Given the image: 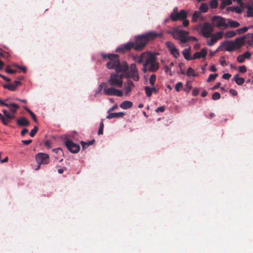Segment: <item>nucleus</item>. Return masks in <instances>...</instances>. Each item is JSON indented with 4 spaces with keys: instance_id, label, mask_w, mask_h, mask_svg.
Returning a JSON list of instances; mask_svg holds the SVG:
<instances>
[{
    "instance_id": "63",
    "label": "nucleus",
    "mask_w": 253,
    "mask_h": 253,
    "mask_svg": "<svg viewBox=\"0 0 253 253\" xmlns=\"http://www.w3.org/2000/svg\"><path fill=\"white\" fill-rule=\"evenodd\" d=\"M221 84L220 83H217L215 85H214L212 88H211V89L212 90H215V89H217L219 87L220 85Z\"/></svg>"
},
{
    "instance_id": "39",
    "label": "nucleus",
    "mask_w": 253,
    "mask_h": 253,
    "mask_svg": "<svg viewBox=\"0 0 253 253\" xmlns=\"http://www.w3.org/2000/svg\"><path fill=\"white\" fill-rule=\"evenodd\" d=\"M247 16L248 17L253 16V7L251 6H249L247 7Z\"/></svg>"
},
{
    "instance_id": "50",
    "label": "nucleus",
    "mask_w": 253,
    "mask_h": 253,
    "mask_svg": "<svg viewBox=\"0 0 253 253\" xmlns=\"http://www.w3.org/2000/svg\"><path fill=\"white\" fill-rule=\"evenodd\" d=\"M5 71L6 73L11 74H15L16 72V70L10 69L8 66L5 69Z\"/></svg>"
},
{
    "instance_id": "17",
    "label": "nucleus",
    "mask_w": 253,
    "mask_h": 253,
    "mask_svg": "<svg viewBox=\"0 0 253 253\" xmlns=\"http://www.w3.org/2000/svg\"><path fill=\"white\" fill-rule=\"evenodd\" d=\"M233 42L236 49L240 48L246 43L244 36L236 38Z\"/></svg>"
},
{
    "instance_id": "58",
    "label": "nucleus",
    "mask_w": 253,
    "mask_h": 253,
    "mask_svg": "<svg viewBox=\"0 0 253 253\" xmlns=\"http://www.w3.org/2000/svg\"><path fill=\"white\" fill-rule=\"evenodd\" d=\"M220 63L221 66H226V62L224 60V57H222L220 59Z\"/></svg>"
},
{
    "instance_id": "21",
    "label": "nucleus",
    "mask_w": 253,
    "mask_h": 253,
    "mask_svg": "<svg viewBox=\"0 0 253 253\" xmlns=\"http://www.w3.org/2000/svg\"><path fill=\"white\" fill-rule=\"evenodd\" d=\"M246 42L248 43L249 46L253 45V33H248L244 36Z\"/></svg>"
},
{
    "instance_id": "12",
    "label": "nucleus",
    "mask_w": 253,
    "mask_h": 253,
    "mask_svg": "<svg viewBox=\"0 0 253 253\" xmlns=\"http://www.w3.org/2000/svg\"><path fill=\"white\" fill-rule=\"evenodd\" d=\"M212 22L216 27H227L226 20L224 18L218 16H214L212 17Z\"/></svg>"
},
{
    "instance_id": "62",
    "label": "nucleus",
    "mask_w": 253,
    "mask_h": 253,
    "mask_svg": "<svg viewBox=\"0 0 253 253\" xmlns=\"http://www.w3.org/2000/svg\"><path fill=\"white\" fill-rule=\"evenodd\" d=\"M183 21V25L184 27H187L189 25V21L188 20L186 19V18L182 19Z\"/></svg>"
},
{
    "instance_id": "23",
    "label": "nucleus",
    "mask_w": 253,
    "mask_h": 253,
    "mask_svg": "<svg viewBox=\"0 0 253 253\" xmlns=\"http://www.w3.org/2000/svg\"><path fill=\"white\" fill-rule=\"evenodd\" d=\"M133 103L130 101H124L120 104V107L123 109H128L132 106Z\"/></svg>"
},
{
    "instance_id": "36",
    "label": "nucleus",
    "mask_w": 253,
    "mask_h": 253,
    "mask_svg": "<svg viewBox=\"0 0 253 253\" xmlns=\"http://www.w3.org/2000/svg\"><path fill=\"white\" fill-rule=\"evenodd\" d=\"M218 76L217 74H211L209 75L208 79H207L208 82H211L214 81L216 78Z\"/></svg>"
},
{
    "instance_id": "56",
    "label": "nucleus",
    "mask_w": 253,
    "mask_h": 253,
    "mask_svg": "<svg viewBox=\"0 0 253 253\" xmlns=\"http://www.w3.org/2000/svg\"><path fill=\"white\" fill-rule=\"evenodd\" d=\"M165 107L164 106H161V107L157 108V109L156 110V112L157 113L164 112L165 111Z\"/></svg>"
},
{
    "instance_id": "32",
    "label": "nucleus",
    "mask_w": 253,
    "mask_h": 253,
    "mask_svg": "<svg viewBox=\"0 0 253 253\" xmlns=\"http://www.w3.org/2000/svg\"><path fill=\"white\" fill-rule=\"evenodd\" d=\"M169 52L170 54H172L176 58H177L179 56L178 50L176 47L174 48V49Z\"/></svg>"
},
{
    "instance_id": "25",
    "label": "nucleus",
    "mask_w": 253,
    "mask_h": 253,
    "mask_svg": "<svg viewBox=\"0 0 253 253\" xmlns=\"http://www.w3.org/2000/svg\"><path fill=\"white\" fill-rule=\"evenodd\" d=\"M234 80L238 85H242L244 84L245 80L243 78L239 77V74H236L233 77Z\"/></svg>"
},
{
    "instance_id": "64",
    "label": "nucleus",
    "mask_w": 253,
    "mask_h": 253,
    "mask_svg": "<svg viewBox=\"0 0 253 253\" xmlns=\"http://www.w3.org/2000/svg\"><path fill=\"white\" fill-rule=\"evenodd\" d=\"M27 132H28V129L27 128H24L21 131L20 134L22 136H24Z\"/></svg>"
},
{
    "instance_id": "54",
    "label": "nucleus",
    "mask_w": 253,
    "mask_h": 253,
    "mask_svg": "<svg viewBox=\"0 0 253 253\" xmlns=\"http://www.w3.org/2000/svg\"><path fill=\"white\" fill-rule=\"evenodd\" d=\"M0 119L4 125H8L9 121L7 120V118L5 119L3 116H2V117Z\"/></svg>"
},
{
    "instance_id": "14",
    "label": "nucleus",
    "mask_w": 253,
    "mask_h": 253,
    "mask_svg": "<svg viewBox=\"0 0 253 253\" xmlns=\"http://www.w3.org/2000/svg\"><path fill=\"white\" fill-rule=\"evenodd\" d=\"M221 46L225 47V50L227 51H233L235 50V47L233 41H226L221 43Z\"/></svg>"
},
{
    "instance_id": "42",
    "label": "nucleus",
    "mask_w": 253,
    "mask_h": 253,
    "mask_svg": "<svg viewBox=\"0 0 253 253\" xmlns=\"http://www.w3.org/2000/svg\"><path fill=\"white\" fill-rule=\"evenodd\" d=\"M211 39L210 41L208 42V44L209 46L213 45L216 42V39H215V37H213L212 35H211Z\"/></svg>"
},
{
    "instance_id": "3",
    "label": "nucleus",
    "mask_w": 253,
    "mask_h": 253,
    "mask_svg": "<svg viewBox=\"0 0 253 253\" xmlns=\"http://www.w3.org/2000/svg\"><path fill=\"white\" fill-rule=\"evenodd\" d=\"M168 33L171 34L175 39L179 40L180 44L187 43L191 41H198L196 37L188 36L189 32L185 31L174 29Z\"/></svg>"
},
{
    "instance_id": "57",
    "label": "nucleus",
    "mask_w": 253,
    "mask_h": 253,
    "mask_svg": "<svg viewBox=\"0 0 253 253\" xmlns=\"http://www.w3.org/2000/svg\"><path fill=\"white\" fill-rule=\"evenodd\" d=\"M229 92L232 95L234 96L237 95V94H238L237 91L236 90H235L234 89H232V88H231L229 90Z\"/></svg>"
},
{
    "instance_id": "6",
    "label": "nucleus",
    "mask_w": 253,
    "mask_h": 253,
    "mask_svg": "<svg viewBox=\"0 0 253 253\" xmlns=\"http://www.w3.org/2000/svg\"><path fill=\"white\" fill-rule=\"evenodd\" d=\"M157 60V58L155 54L151 52L146 58V61L143 63V66H148L149 72H156L159 69V63Z\"/></svg>"
},
{
    "instance_id": "49",
    "label": "nucleus",
    "mask_w": 253,
    "mask_h": 253,
    "mask_svg": "<svg viewBox=\"0 0 253 253\" xmlns=\"http://www.w3.org/2000/svg\"><path fill=\"white\" fill-rule=\"evenodd\" d=\"M249 29V28L247 27H244L243 28L238 29L237 30V32H238L239 34H242L246 32Z\"/></svg>"
},
{
    "instance_id": "38",
    "label": "nucleus",
    "mask_w": 253,
    "mask_h": 253,
    "mask_svg": "<svg viewBox=\"0 0 253 253\" xmlns=\"http://www.w3.org/2000/svg\"><path fill=\"white\" fill-rule=\"evenodd\" d=\"M212 36L215 37L216 41H217L222 38L223 32L221 31L218 32L216 34L212 35Z\"/></svg>"
},
{
    "instance_id": "35",
    "label": "nucleus",
    "mask_w": 253,
    "mask_h": 253,
    "mask_svg": "<svg viewBox=\"0 0 253 253\" xmlns=\"http://www.w3.org/2000/svg\"><path fill=\"white\" fill-rule=\"evenodd\" d=\"M144 90H145L146 96L148 97H151L152 94V92L151 90V87L148 86H145L144 88Z\"/></svg>"
},
{
    "instance_id": "43",
    "label": "nucleus",
    "mask_w": 253,
    "mask_h": 253,
    "mask_svg": "<svg viewBox=\"0 0 253 253\" xmlns=\"http://www.w3.org/2000/svg\"><path fill=\"white\" fill-rule=\"evenodd\" d=\"M183 87V84L182 82H178L175 86V89L176 91L179 92Z\"/></svg>"
},
{
    "instance_id": "53",
    "label": "nucleus",
    "mask_w": 253,
    "mask_h": 253,
    "mask_svg": "<svg viewBox=\"0 0 253 253\" xmlns=\"http://www.w3.org/2000/svg\"><path fill=\"white\" fill-rule=\"evenodd\" d=\"M239 71L240 73H244L247 71V68L245 65L240 66L239 67Z\"/></svg>"
},
{
    "instance_id": "46",
    "label": "nucleus",
    "mask_w": 253,
    "mask_h": 253,
    "mask_svg": "<svg viewBox=\"0 0 253 253\" xmlns=\"http://www.w3.org/2000/svg\"><path fill=\"white\" fill-rule=\"evenodd\" d=\"M38 130V127L37 126H35L34 128L32 129L30 133V135L31 137H34L36 133L37 132Z\"/></svg>"
},
{
    "instance_id": "7",
    "label": "nucleus",
    "mask_w": 253,
    "mask_h": 253,
    "mask_svg": "<svg viewBox=\"0 0 253 253\" xmlns=\"http://www.w3.org/2000/svg\"><path fill=\"white\" fill-rule=\"evenodd\" d=\"M187 13L183 9L180 10L179 12H177V8L175 7L173 11L170 14V18L172 21H176L177 20H182L186 18Z\"/></svg>"
},
{
    "instance_id": "22",
    "label": "nucleus",
    "mask_w": 253,
    "mask_h": 253,
    "mask_svg": "<svg viewBox=\"0 0 253 253\" xmlns=\"http://www.w3.org/2000/svg\"><path fill=\"white\" fill-rule=\"evenodd\" d=\"M124 115V113L123 112H118V113H111L107 116L106 118L108 119H111L112 118H122Z\"/></svg>"
},
{
    "instance_id": "61",
    "label": "nucleus",
    "mask_w": 253,
    "mask_h": 253,
    "mask_svg": "<svg viewBox=\"0 0 253 253\" xmlns=\"http://www.w3.org/2000/svg\"><path fill=\"white\" fill-rule=\"evenodd\" d=\"M32 140L31 139H29V140H22V143L24 144V145H29L30 144L31 142H32Z\"/></svg>"
},
{
    "instance_id": "4",
    "label": "nucleus",
    "mask_w": 253,
    "mask_h": 253,
    "mask_svg": "<svg viewBox=\"0 0 253 253\" xmlns=\"http://www.w3.org/2000/svg\"><path fill=\"white\" fill-rule=\"evenodd\" d=\"M124 75L121 72H115L111 74L110 78L105 82L108 87H112L114 89L121 88L123 86Z\"/></svg>"
},
{
    "instance_id": "19",
    "label": "nucleus",
    "mask_w": 253,
    "mask_h": 253,
    "mask_svg": "<svg viewBox=\"0 0 253 253\" xmlns=\"http://www.w3.org/2000/svg\"><path fill=\"white\" fill-rule=\"evenodd\" d=\"M16 124L20 126H27L30 125V122L25 117H22L16 120Z\"/></svg>"
},
{
    "instance_id": "51",
    "label": "nucleus",
    "mask_w": 253,
    "mask_h": 253,
    "mask_svg": "<svg viewBox=\"0 0 253 253\" xmlns=\"http://www.w3.org/2000/svg\"><path fill=\"white\" fill-rule=\"evenodd\" d=\"M243 55L245 59H250L252 54L249 51H247L243 54Z\"/></svg>"
},
{
    "instance_id": "48",
    "label": "nucleus",
    "mask_w": 253,
    "mask_h": 253,
    "mask_svg": "<svg viewBox=\"0 0 253 253\" xmlns=\"http://www.w3.org/2000/svg\"><path fill=\"white\" fill-rule=\"evenodd\" d=\"M200 16V12L198 11H195L192 16V21H196Z\"/></svg>"
},
{
    "instance_id": "11",
    "label": "nucleus",
    "mask_w": 253,
    "mask_h": 253,
    "mask_svg": "<svg viewBox=\"0 0 253 253\" xmlns=\"http://www.w3.org/2000/svg\"><path fill=\"white\" fill-rule=\"evenodd\" d=\"M213 32V28L211 25L206 22L201 28V32L203 36L205 38H209L211 36V34Z\"/></svg>"
},
{
    "instance_id": "45",
    "label": "nucleus",
    "mask_w": 253,
    "mask_h": 253,
    "mask_svg": "<svg viewBox=\"0 0 253 253\" xmlns=\"http://www.w3.org/2000/svg\"><path fill=\"white\" fill-rule=\"evenodd\" d=\"M156 75H154V74L151 75L150 78V79H149L150 84L152 85H154V84H155V83L156 82Z\"/></svg>"
},
{
    "instance_id": "15",
    "label": "nucleus",
    "mask_w": 253,
    "mask_h": 253,
    "mask_svg": "<svg viewBox=\"0 0 253 253\" xmlns=\"http://www.w3.org/2000/svg\"><path fill=\"white\" fill-rule=\"evenodd\" d=\"M0 105L9 107L10 112L13 114L16 113L17 110L19 108V106L17 104L13 103L6 104L4 103L1 99H0Z\"/></svg>"
},
{
    "instance_id": "27",
    "label": "nucleus",
    "mask_w": 253,
    "mask_h": 253,
    "mask_svg": "<svg viewBox=\"0 0 253 253\" xmlns=\"http://www.w3.org/2000/svg\"><path fill=\"white\" fill-rule=\"evenodd\" d=\"M228 24L229 26L232 28H237L240 26V24L239 22L236 21L232 20L231 19L228 20Z\"/></svg>"
},
{
    "instance_id": "5",
    "label": "nucleus",
    "mask_w": 253,
    "mask_h": 253,
    "mask_svg": "<svg viewBox=\"0 0 253 253\" xmlns=\"http://www.w3.org/2000/svg\"><path fill=\"white\" fill-rule=\"evenodd\" d=\"M102 89L104 94L106 95L119 97H121L123 95V92L122 90L114 89L112 87H108L107 84L105 82L102 83L99 85L98 89L95 92V96L100 93Z\"/></svg>"
},
{
    "instance_id": "28",
    "label": "nucleus",
    "mask_w": 253,
    "mask_h": 253,
    "mask_svg": "<svg viewBox=\"0 0 253 253\" xmlns=\"http://www.w3.org/2000/svg\"><path fill=\"white\" fill-rule=\"evenodd\" d=\"M23 108L25 110H26L31 116L32 118L33 119V120L35 122H37V120L36 118V115L34 114V113L31 111L29 108H27L26 106H23Z\"/></svg>"
},
{
    "instance_id": "34",
    "label": "nucleus",
    "mask_w": 253,
    "mask_h": 253,
    "mask_svg": "<svg viewBox=\"0 0 253 253\" xmlns=\"http://www.w3.org/2000/svg\"><path fill=\"white\" fill-rule=\"evenodd\" d=\"M186 75L188 76L192 75L193 77L197 76V75L195 73L194 70L191 68L189 67L187 69Z\"/></svg>"
},
{
    "instance_id": "8",
    "label": "nucleus",
    "mask_w": 253,
    "mask_h": 253,
    "mask_svg": "<svg viewBox=\"0 0 253 253\" xmlns=\"http://www.w3.org/2000/svg\"><path fill=\"white\" fill-rule=\"evenodd\" d=\"M127 78H132L135 81H138L139 80L138 70L135 64H131L130 65L129 70L126 73Z\"/></svg>"
},
{
    "instance_id": "31",
    "label": "nucleus",
    "mask_w": 253,
    "mask_h": 253,
    "mask_svg": "<svg viewBox=\"0 0 253 253\" xmlns=\"http://www.w3.org/2000/svg\"><path fill=\"white\" fill-rule=\"evenodd\" d=\"M209 9L208 5L205 3H203L200 6L199 9L202 12H206L208 11Z\"/></svg>"
},
{
    "instance_id": "18",
    "label": "nucleus",
    "mask_w": 253,
    "mask_h": 253,
    "mask_svg": "<svg viewBox=\"0 0 253 253\" xmlns=\"http://www.w3.org/2000/svg\"><path fill=\"white\" fill-rule=\"evenodd\" d=\"M134 86V84L131 80H128L125 84L124 90L125 91V95H128L131 91L132 88Z\"/></svg>"
},
{
    "instance_id": "37",
    "label": "nucleus",
    "mask_w": 253,
    "mask_h": 253,
    "mask_svg": "<svg viewBox=\"0 0 253 253\" xmlns=\"http://www.w3.org/2000/svg\"><path fill=\"white\" fill-rule=\"evenodd\" d=\"M192 86L189 81L187 82L186 86L184 89V90L187 93H189L190 90L192 89Z\"/></svg>"
},
{
    "instance_id": "24",
    "label": "nucleus",
    "mask_w": 253,
    "mask_h": 253,
    "mask_svg": "<svg viewBox=\"0 0 253 253\" xmlns=\"http://www.w3.org/2000/svg\"><path fill=\"white\" fill-rule=\"evenodd\" d=\"M190 50L191 46H189L188 48L185 49L182 52L184 58L187 60H193L192 56H190Z\"/></svg>"
},
{
    "instance_id": "1",
    "label": "nucleus",
    "mask_w": 253,
    "mask_h": 253,
    "mask_svg": "<svg viewBox=\"0 0 253 253\" xmlns=\"http://www.w3.org/2000/svg\"><path fill=\"white\" fill-rule=\"evenodd\" d=\"M101 56L103 59H109V61L106 64L108 69H115L117 72H126L128 70V66L126 62L120 63L118 54H106L104 53H102Z\"/></svg>"
},
{
    "instance_id": "10",
    "label": "nucleus",
    "mask_w": 253,
    "mask_h": 253,
    "mask_svg": "<svg viewBox=\"0 0 253 253\" xmlns=\"http://www.w3.org/2000/svg\"><path fill=\"white\" fill-rule=\"evenodd\" d=\"M35 159L38 164L46 165L49 162V158L48 155L43 153H39L36 156Z\"/></svg>"
},
{
    "instance_id": "59",
    "label": "nucleus",
    "mask_w": 253,
    "mask_h": 253,
    "mask_svg": "<svg viewBox=\"0 0 253 253\" xmlns=\"http://www.w3.org/2000/svg\"><path fill=\"white\" fill-rule=\"evenodd\" d=\"M222 2L224 5H229L232 4L231 0H223Z\"/></svg>"
},
{
    "instance_id": "2",
    "label": "nucleus",
    "mask_w": 253,
    "mask_h": 253,
    "mask_svg": "<svg viewBox=\"0 0 253 253\" xmlns=\"http://www.w3.org/2000/svg\"><path fill=\"white\" fill-rule=\"evenodd\" d=\"M162 33L155 32H149L145 34L138 35L134 37V50H142L148 42L156 39L158 37H161Z\"/></svg>"
},
{
    "instance_id": "44",
    "label": "nucleus",
    "mask_w": 253,
    "mask_h": 253,
    "mask_svg": "<svg viewBox=\"0 0 253 253\" xmlns=\"http://www.w3.org/2000/svg\"><path fill=\"white\" fill-rule=\"evenodd\" d=\"M220 98V94L218 92H214L212 95V99L214 100H216Z\"/></svg>"
},
{
    "instance_id": "33",
    "label": "nucleus",
    "mask_w": 253,
    "mask_h": 253,
    "mask_svg": "<svg viewBox=\"0 0 253 253\" xmlns=\"http://www.w3.org/2000/svg\"><path fill=\"white\" fill-rule=\"evenodd\" d=\"M166 46H167L168 49H169V51L175 47L174 44L171 42H166Z\"/></svg>"
},
{
    "instance_id": "30",
    "label": "nucleus",
    "mask_w": 253,
    "mask_h": 253,
    "mask_svg": "<svg viewBox=\"0 0 253 253\" xmlns=\"http://www.w3.org/2000/svg\"><path fill=\"white\" fill-rule=\"evenodd\" d=\"M3 87L10 91H14L16 89L15 86L13 84H4L3 85Z\"/></svg>"
},
{
    "instance_id": "52",
    "label": "nucleus",
    "mask_w": 253,
    "mask_h": 253,
    "mask_svg": "<svg viewBox=\"0 0 253 253\" xmlns=\"http://www.w3.org/2000/svg\"><path fill=\"white\" fill-rule=\"evenodd\" d=\"M245 59L244 57L243 54L239 55L237 57V61L239 63H243L245 61Z\"/></svg>"
},
{
    "instance_id": "26",
    "label": "nucleus",
    "mask_w": 253,
    "mask_h": 253,
    "mask_svg": "<svg viewBox=\"0 0 253 253\" xmlns=\"http://www.w3.org/2000/svg\"><path fill=\"white\" fill-rule=\"evenodd\" d=\"M95 142L94 139H92L91 141H89L87 142H84L83 141H82L81 142V144L82 146V148L83 150L85 149L87 147H88L89 145H92Z\"/></svg>"
},
{
    "instance_id": "55",
    "label": "nucleus",
    "mask_w": 253,
    "mask_h": 253,
    "mask_svg": "<svg viewBox=\"0 0 253 253\" xmlns=\"http://www.w3.org/2000/svg\"><path fill=\"white\" fill-rule=\"evenodd\" d=\"M199 91L198 88H194L192 90V95L194 96H196L199 94Z\"/></svg>"
},
{
    "instance_id": "41",
    "label": "nucleus",
    "mask_w": 253,
    "mask_h": 253,
    "mask_svg": "<svg viewBox=\"0 0 253 253\" xmlns=\"http://www.w3.org/2000/svg\"><path fill=\"white\" fill-rule=\"evenodd\" d=\"M210 5L211 8H215L218 6V2L216 0H212L211 1Z\"/></svg>"
},
{
    "instance_id": "29",
    "label": "nucleus",
    "mask_w": 253,
    "mask_h": 253,
    "mask_svg": "<svg viewBox=\"0 0 253 253\" xmlns=\"http://www.w3.org/2000/svg\"><path fill=\"white\" fill-rule=\"evenodd\" d=\"M237 34L236 32L233 31H230L228 32H226L224 36L226 38H231L235 36Z\"/></svg>"
},
{
    "instance_id": "40",
    "label": "nucleus",
    "mask_w": 253,
    "mask_h": 253,
    "mask_svg": "<svg viewBox=\"0 0 253 253\" xmlns=\"http://www.w3.org/2000/svg\"><path fill=\"white\" fill-rule=\"evenodd\" d=\"M232 11H235L237 13L241 14L242 12V10L239 6H233L231 7Z\"/></svg>"
},
{
    "instance_id": "9",
    "label": "nucleus",
    "mask_w": 253,
    "mask_h": 253,
    "mask_svg": "<svg viewBox=\"0 0 253 253\" xmlns=\"http://www.w3.org/2000/svg\"><path fill=\"white\" fill-rule=\"evenodd\" d=\"M65 145L67 149L72 153H77L80 150L79 145L74 143L72 141L67 139L65 141Z\"/></svg>"
},
{
    "instance_id": "16",
    "label": "nucleus",
    "mask_w": 253,
    "mask_h": 253,
    "mask_svg": "<svg viewBox=\"0 0 253 253\" xmlns=\"http://www.w3.org/2000/svg\"><path fill=\"white\" fill-rule=\"evenodd\" d=\"M207 50L205 48L201 49L200 52H196L192 56L193 60L199 59L200 58H205L207 55Z\"/></svg>"
},
{
    "instance_id": "13",
    "label": "nucleus",
    "mask_w": 253,
    "mask_h": 253,
    "mask_svg": "<svg viewBox=\"0 0 253 253\" xmlns=\"http://www.w3.org/2000/svg\"><path fill=\"white\" fill-rule=\"evenodd\" d=\"M134 42H128L125 44L123 45L122 46L119 47L117 48V52H125L130 50L133 48L134 50Z\"/></svg>"
},
{
    "instance_id": "47",
    "label": "nucleus",
    "mask_w": 253,
    "mask_h": 253,
    "mask_svg": "<svg viewBox=\"0 0 253 253\" xmlns=\"http://www.w3.org/2000/svg\"><path fill=\"white\" fill-rule=\"evenodd\" d=\"M0 56L5 58V59H8L9 57L10 56V54L7 52L5 51H2L0 52Z\"/></svg>"
},
{
    "instance_id": "20",
    "label": "nucleus",
    "mask_w": 253,
    "mask_h": 253,
    "mask_svg": "<svg viewBox=\"0 0 253 253\" xmlns=\"http://www.w3.org/2000/svg\"><path fill=\"white\" fill-rule=\"evenodd\" d=\"M150 52H144L141 54L139 56L135 58V60L139 64L142 63L143 60L146 61V58L150 54Z\"/></svg>"
},
{
    "instance_id": "60",
    "label": "nucleus",
    "mask_w": 253,
    "mask_h": 253,
    "mask_svg": "<svg viewBox=\"0 0 253 253\" xmlns=\"http://www.w3.org/2000/svg\"><path fill=\"white\" fill-rule=\"evenodd\" d=\"M231 77V75L229 73L224 74L222 76V78L225 80H229Z\"/></svg>"
}]
</instances>
